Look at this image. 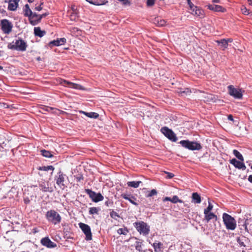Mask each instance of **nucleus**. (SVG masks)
<instances>
[{
    "instance_id": "1",
    "label": "nucleus",
    "mask_w": 252,
    "mask_h": 252,
    "mask_svg": "<svg viewBox=\"0 0 252 252\" xmlns=\"http://www.w3.org/2000/svg\"><path fill=\"white\" fill-rule=\"evenodd\" d=\"M28 45L27 43L21 38H18L8 44L7 47L9 49L24 52L26 50Z\"/></svg>"
},
{
    "instance_id": "2",
    "label": "nucleus",
    "mask_w": 252,
    "mask_h": 252,
    "mask_svg": "<svg viewBox=\"0 0 252 252\" xmlns=\"http://www.w3.org/2000/svg\"><path fill=\"white\" fill-rule=\"evenodd\" d=\"M222 220L227 229L234 230L236 228V220L230 215L226 213H223Z\"/></svg>"
},
{
    "instance_id": "3",
    "label": "nucleus",
    "mask_w": 252,
    "mask_h": 252,
    "mask_svg": "<svg viewBox=\"0 0 252 252\" xmlns=\"http://www.w3.org/2000/svg\"><path fill=\"white\" fill-rule=\"evenodd\" d=\"M46 218L48 221L56 225L61 222L62 218L60 215L54 210H51L46 212Z\"/></svg>"
},
{
    "instance_id": "4",
    "label": "nucleus",
    "mask_w": 252,
    "mask_h": 252,
    "mask_svg": "<svg viewBox=\"0 0 252 252\" xmlns=\"http://www.w3.org/2000/svg\"><path fill=\"white\" fill-rule=\"evenodd\" d=\"M133 225L140 234L146 236L149 233L150 226L146 222L143 221L135 222Z\"/></svg>"
},
{
    "instance_id": "5",
    "label": "nucleus",
    "mask_w": 252,
    "mask_h": 252,
    "mask_svg": "<svg viewBox=\"0 0 252 252\" xmlns=\"http://www.w3.org/2000/svg\"><path fill=\"white\" fill-rule=\"evenodd\" d=\"M179 143L184 148L189 150H200L202 149L200 144L195 141H189L188 140H182Z\"/></svg>"
},
{
    "instance_id": "6",
    "label": "nucleus",
    "mask_w": 252,
    "mask_h": 252,
    "mask_svg": "<svg viewBox=\"0 0 252 252\" xmlns=\"http://www.w3.org/2000/svg\"><path fill=\"white\" fill-rule=\"evenodd\" d=\"M228 94L230 95L233 96L236 99H241L243 97L244 92L240 88H235L233 85H229L227 87Z\"/></svg>"
},
{
    "instance_id": "7",
    "label": "nucleus",
    "mask_w": 252,
    "mask_h": 252,
    "mask_svg": "<svg viewBox=\"0 0 252 252\" xmlns=\"http://www.w3.org/2000/svg\"><path fill=\"white\" fill-rule=\"evenodd\" d=\"M161 132L169 140L173 142H176L178 138L174 132L167 127L164 126L161 128Z\"/></svg>"
},
{
    "instance_id": "8",
    "label": "nucleus",
    "mask_w": 252,
    "mask_h": 252,
    "mask_svg": "<svg viewBox=\"0 0 252 252\" xmlns=\"http://www.w3.org/2000/svg\"><path fill=\"white\" fill-rule=\"evenodd\" d=\"M85 192L88 195H89L93 201L94 202H98L102 201L104 198L103 196L100 193H96L90 189H86Z\"/></svg>"
},
{
    "instance_id": "9",
    "label": "nucleus",
    "mask_w": 252,
    "mask_h": 252,
    "mask_svg": "<svg viewBox=\"0 0 252 252\" xmlns=\"http://www.w3.org/2000/svg\"><path fill=\"white\" fill-rule=\"evenodd\" d=\"M79 226L86 236L85 239L87 241L91 240L92 239V234L90 227L88 225L82 222H80Z\"/></svg>"
},
{
    "instance_id": "10",
    "label": "nucleus",
    "mask_w": 252,
    "mask_h": 252,
    "mask_svg": "<svg viewBox=\"0 0 252 252\" xmlns=\"http://www.w3.org/2000/svg\"><path fill=\"white\" fill-rule=\"evenodd\" d=\"M1 29L5 34H9L12 31L13 25L9 20L3 19L0 21Z\"/></svg>"
},
{
    "instance_id": "11",
    "label": "nucleus",
    "mask_w": 252,
    "mask_h": 252,
    "mask_svg": "<svg viewBox=\"0 0 252 252\" xmlns=\"http://www.w3.org/2000/svg\"><path fill=\"white\" fill-rule=\"evenodd\" d=\"M66 177V175L63 174L61 171H60L55 177L56 184L61 188L63 189L65 186L64 182Z\"/></svg>"
},
{
    "instance_id": "12",
    "label": "nucleus",
    "mask_w": 252,
    "mask_h": 252,
    "mask_svg": "<svg viewBox=\"0 0 252 252\" xmlns=\"http://www.w3.org/2000/svg\"><path fill=\"white\" fill-rule=\"evenodd\" d=\"M39 187L40 189L43 192H52V188L49 187V183L44 180H41L39 181Z\"/></svg>"
},
{
    "instance_id": "13",
    "label": "nucleus",
    "mask_w": 252,
    "mask_h": 252,
    "mask_svg": "<svg viewBox=\"0 0 252 252\" xmlns=\"http://www.w3.org/2000/svg\"><path fill=\"white\" fill-rule=\"evenodd\" d=\"M40 243L43 246L48 248H54L57 247V245L54 242H52L48 237L43 238L40 240Z\"/></svg>"
},
{
    "instance_id": "14",
    "label": "nucleus",
    "mask_w": 252,
    "mask_h": 252,
    "mask_svg": "<svg viewBox=\"0 0 252 252\" xmlns=\"http://www.w3.org/2000/svg\"><path fill=\"white\" fill-rule=\"evenodd\" d=\"M24 15L25 16L29 17L30 23L32 25H35L36 24V22L35 21H34L33 20H32V12L30 8V6L29 4H26L25 5V8L24 9Z\"/></svg>"
},
{
    "instance_id": "15",
    "label": "nucleus",
    "mask_w": 252,
    "mask_h": 252,
    "mask_svg": "<svg viewBox=\"0 0 252 252\" xmlns=\"http://www.w3.org/2000/svg\"><path fill=\"white\" fill-rule=\"evenodd\" d=\"M60 83L64 86H68V87L71 88H73V89H81V86L80 85H79L77 84L70 82L69 81H66L64 79H60Z\"/></svg>"
},
{
    "instance_id": "16",
    "label": "nucleus",
    "mask_w": 252,
    "mask_h": 252,
    "mask_svg": "<svg viewBox=\"0 0 252 252\" xmlns=\"http://www.w3.org/2000/svg\"><path fill=\"white\" fill-rule=\"evenodd\" d=\"M230 163L233 165L235 167L244 170L246 169V167L243 161H240L236 160L235 158H232L230 160Z\"/></svg>"
},
{
    "instance_id": "17",
    "label": "nucleus",
    "mask_w": 252,
    "mask_h": 252,
    "mask_svg": "<svg viewBox=\"0 0 252 252\" xmlns=\"http://www.w3.org/2000/svg\"><path fill=\"white\" fill-rule=\"evenodd\" d=\"M41 110L43 111V113L44 112H52L53 113L59 114H63L64 113V112L63 111H61L59 109L49 107V106H44L42 108H41Z\"/></svg>"
},
{
    "instance_id": "18",
    "label": "nucleus",
    "mask_w": 252,
    "mask_h": 252,
    "mask_svg": "<svg viewBox=\"0 0 252 252\" xmlns=\"http://www.w3.org/2000/svg\"><path fill=\"white\" fill-rule=\"evenodd\" d=\"M121 196L124 199L128 200L132 204L135 206H138V204L136 201V198L131 194L123 193L121 194Z\"/></svg>"
},
{
    "instance_id": "19",
    "label": "nucleus",
    "mask_w": 252,
    "mask_h": 252,
    "mask_svg": "<svg viewBox=\"0 0 252 252\" xmlns=\"http://www.w3.org/2000/svg\"><path fill=\"white\" fill-rule=\"evenodd\" d=\"M190 10L191 11V13L192 15H194L200 18H202L204 17V11L197 6H195V8H192Z\"/></svg>"
},
{
    "instance_id": "20",
    "label": "nucleus",
    "mask_w": 252,
    "mask_h": 252,
    "mask_svg": "<svg viewBox=\"0 0 252 252\" xmlns=\"http://www.w3.org/2000/svg\"><path fill=\"white\" fill-rule=\"evenodd\" d=\"M206 6L209 9L216 12H224L225 11V9L223 7L219 5L208 4Z\"/></svg>"
},
{
    "instance_id": "21",
    "label": "nucleus",
    "mask_w": 252,
    "mask_h": 252,
    "mask_svg": "<svg viewBox=\"0 0 252 252\" xmlns=\"http://www.w3.org/2000/svg\"><path fill=\"white\" fill-rule=\"evenodd\" d=\"M66 40L65 38H58L57 40H54L51 41L49 43V45L51 46H58L60 45H62L64 44V43L66 42Z\"/></svg>"
},
{
    "instance_id": "22",
    "label": "nucleus",
    "mask_w": 252,
    "mask_h": 252,
    "mask_svg": "<svg viewBox=\"0 0 252 252\" xmlns=\"http://www.w3.org/2000/svg\"><path fill=\"white\" fill-rule=\"evenodd\" d=\"M19 0H11L8 3V9L11 11H15L16 10Z\"/></svg>"
},
{
    "instance_id": "23",
    "label": "nucleus",
    "mask_w": 252,
    "mask_h": 252,
    "mask_svg": "<svg viewBox=\"0 0 252 252\" xmlns=\"http://www.w3.org/2000/svg\"><path fill=\"white\" fill-rule=\"evenodd\" d=\"M155 252H162L163 244L159 242H155L152 244Z\"/></svg>"
},
{
    "instance_id": "24",
    "label": "nucleus",
    "mask_w": 252,
    "mask_h": 252,
    "mask_svg": "<svg viewBox=\"0 0 252 252\" xmlns=\"http://www.w3.org/2000/svg\"><path fill=\"white\" fill-rule=\"evenodd\" d=\"M192 202L195 204H199L201 202V196L197 192H193L192 194Z\"/></svg>"
},
{
    "instance_id": "25",
    "label": "nucleus",
    "mask_w": 252,
    "mask_h": 252,
    "mask_svg": "<svg viewBox=\"0 0 252 252\" xmlns=\"http://www.w3.org/2000/svg\"><path fill=\"white\" fill-rule=\"evenodd\" d=\"M205 220L207 222H208L211 220L213 219H215L216 220H217V216L215 215L212 212H207L206 214H204Z\"/></svg>"
},
{
    "instance_id": "26",
    "label": "nucleus",
    "mask_w": 252,
    "mask_h": 252,
    "mask_svg": "<svg viewBox=\"0 0 252 252\" xmlns=\"http://www.w3.org/2000/svg\"><path fill=\"white\" fill-rule=\"evenodd\" d=\"M80 113H82V114H84V115H85L86 116H87L88 117H89V118H97L98 117H99V115L98 113H95V112H85V111H80Z\"/></svg>"
},
{
    "instance_id": "27",
    "label": "nucleus",
    "mask_w": 252,
    "mask_h": 252,
    "mask_svg": "<svg viewBox=\"0 0 252 252\" xmlns=\"http://www.w3.org/2000/svg\"><path fill=\"white\" fill-rule=\"evenodd\" d=\"M34 33L36 36L41 37L45 34L46 32L44 31H41L39 27H35L34 29Z\"/></svg>"
},
{
    "instance_id": "28",
    "label": "nucleus",
    "mask_w": 252,
    "mask_h": 252,
    "mask_svg": "<svg viewBox=\"0 0 252 252\" xmlns=\"http://www.w3.org/2000/svg\"><path fill=\"white\" fill-rule=\"evenodd\" d=\"M142 182L141 181H131L128 182L127 183V185L129 187L137 188L139 186L140 184Z\"/></svg>"
},
{
    "instance_id": "29",
    "label": "nucleus",
    "mask_w": 252,
    "mask_h": 252,
    "mask_svg": "<svg viewBox=\"0 0 252 252\" xmlns=\"http://www.w3.org/2000/svg\"><path fill=\"white\" fill-rule=\"evenodd\" d=\"M217 42L220 45L221 47L223 48V50L227 48L228 45L225 40V39H222L220 40H217Z\"/></svg>"
},
{
    "instance_id": "30",
    "label": "nucleus",
    "mask_w": 252,
    "mask_h": 252,
    "mask_svg": "<svg viewBox=\"0 0 252 252\" xmlns=\"http://www.w3.org/2000/svg\"><path fill=\"white\" fill-rule=\"evenodd\" d=\"M246 241V238L245 237L243 236L242 237H237V242L239 244V246L242 247H245L246 245L245 244L244 242Z\"/></svg>"
},
{
    "instance_id": "31",
    "label": "nucleus",
    "mask_w": 252,
    "mask_h": 252,
    "mask_svg": "<svg viewBox=\"0 0 252 252\" xmlns=\"http://www.w3.org/2000/svg\"><path fill=\"white\" fill-rule=\"evenodd\" d=\"M117 233L120 235H126L128 233V230L126 227L119 228L117 230Z\"/></svg>"
},
{
    "instance_id": "32",
    "label": "nucleus",
    "mask_w": 252,
    "mask_h": 252,
    "mask_svg": "<svg viewBox=\"0 0 252 252\" xmlns=\"http://www.w3.org/2000/svg\"><path fill=\"white\" fill-rule=\"evenodd\" d=\"M233 154L234 155L241 161H244V158L242 154L237 150H234L233 151Z\"/></svg>"
},
{
    "instance_id": "33",
    "label": "nucleus",
    "mask_w": 252,
    "mask_h": 252,
    "mask_svg": "<svg viewBox=\"0 0 252 252\" xmlns=\"http://www.w3.org/2000/svg\"><path fill=\"white\" fill-rule=\"evenodd\" d=\"M38 169L39 170H42V171H48V170H52V171L55 169V168L52 165H49V166H40L38 168Z\"/></svg>"
},
{
    "instance_id": "34",
    "label": "nucleus",
    "mask_w": 252,
    "mask_h": 252,
    "mask_svg": "<svg viewBox=\"0 0 252 252\" xmlns=\"http://www.w3.org/2000/svg\"><path fill=\"white\" fill-rule=\"evenodd\" d=\"M42 155L46 158H52L53 156L49 151L45 150H42L40 151Z\"/></svg>"
},
{
    "instance_id": "35",
    "label": "nucleus",
    "mask_w": 252,
    "mask_h": 252,
    "mask_svg": "<svg viewBox=\"0 0 252 252\" xmlns=\"http://www.w3.org/2000/svg\"><path fill=\"white\" fill-rule=\"evenodd\" d=\"M100 209L99 208L96 207H91L89 209V214L94 215V214H98V212L99 211Z\"/></svg>"
},
{
    "instance_id": "36",
    "label": "nucleus",
    "mask_w": 252,
    "mask_h": 252,
    "mask_svg": "<svg viewBox=\"0 0 252 252\" xmlns=\"http://www.w3.org/2000/svg\"><path fill=\"white\" fill-rule=\"evenodd\" d=\"M142 246L143 244L142 242L136 241L135 242V249L137 251L140 252L142 251Z\"/></svg>"
},
{
    "instance_id": "37",
    "label": "nucleus",
    "mask_w": 252,
    "mask_h": 252,
    "mask_svg": "<svg viewBox=\"0 0 252 252\" xmlns=\"http://www.w3.org/2000/svg\"><path fill=\"white\" fill-rule=\"evenodd\" d=\"M179 93L182 95V96H186L190 94L191 91L189 89L187 88L185 90L182 91L180 90L179 92Z\"/></svg>"
},
{
    "instance_id": "38",
    "label": "nucleus",
    "mask_w": 252,
    "mask_h": 252,
    "mask_svg": "<svg viewBox=\"0 0 252 252\" xmlns=\"http://www.w3.org/2000/svg\"><path fill=\"white\" fill-rule=\"evenodd\" d=\"M155 22H157V25L158 26H163L165 25L166 22L162 19L158 18L155 20Z\"/></svg>"
},
{
    "instance_id": "39",
    "label": "nucleus",
    "mask_w": 252,
    "mask_h": 252,
    "mask_svg": "<svg viewBox=\"0 0 252 252\" xmlns=\"http://www.w3.org/2000/svg\"><path fill=\"white\" fill-rule=\"evenodd\" d=\"M171 202L173 203H176L177 202L183 203V201L179 199L177 195H174L172 198H171Z\"/></svg>"
},
{
    "instance_id": "40",
    "label": "nucleus",
    "mask_w": 252,
    "mask_h": 252,
    "mask_svg": "<svg viewBox=\"0 0 252 252\" xmlns=\"http://www.w3.org/2000/svg\"><path fill=\"white\" fill-rule=\"evenodd\" d=\"M213 205L211 202H209L208 207L205 208L204 210V214H206L207 212H210L213 209Z\"/></svg>"
},
{
    "instance_id": "41",
    "label": "nucleus",
    "mask_w": 252,
    "mask_h": 252,
    "mask_svg": "<svg viewBox=\"0 0 252 252\" xmlns=\"http://www.w3.org/2000/svg\"><path fill=\"white\" fill-rule=\"evenodd\" d=\"M157 194V191L156 189H153L146 195L147 197H150Z\"/></svg>"
},
{
    "instance_id": "42",
    "label": "nucleus",
    "mask_w": 252,
    "mask_h": 252,
    "mask_svg": "<svg viewBox=\"0 0 252 252\" xmlns=\"http://www.w3.org/2000/svg\"><path fill=\"white\" fill-rule=\"evenodd\" d=\"M110 217L112 218L115 219V220H117L116 218L120 217V216L119 215V214L116 212L114 211V210L110 212Z\"/></svg>"
},
{
    "instance_id": "43",
    "label": "nucleus",
    "mask_w": 252,
    "mask_h": 252,
    "mask_svg": "<svg viewBox=\"0 0 252 252\" xmlns=\"http://www.w3.org/2000/svg\"><path fill=\"white\" fill-rule=\"evenodd\" d=\"M86 0L87 1H88V2H89L90 3L92 4L95 5H103V4H105L104 3H99L97 1H93V0Z\"/></svg>"
},
{
    "instance_id": "44",
    "label": "nucleus",
    "mask_w": 252,
    "mask_h": 252,
    "mask_svg": "<svg viewBox=\"0 0 252 252\" xmlns=\"http://www.w3.org/2000/svg\"><path fill=\"white\" fill-rule=\"evenodd\" d=\"M74 177L76 179L77 182H80L84 180L83 176L82 174H78L77 175H75L74 176Z\"/></svg>"
},
{
    "instance_id": "45",
    "label": "nucleus",
    "mask_w": 252,
    "mask_h": 252,
    "mask_svg": "<svg viewBox=\"0 0 252 252\" xmlns=\"http://www.w3.org/2000/svg\"><path fill=\"white\" fill-rule=\"evenodd\" d=\"M49 14L48 13H45L44 14H42L41 15H39V18L36 20L35 21L36 22V24L38 22H39L40 21V20H41L42 18L46 17V16H47Z\"/></svg>"
},
{
    "instance_id": "46",
    "label": "nucleus",
    "mask_w": 252,
    "mask_h": 252,
    "mask_svg": "<svg viewBox=\"0 0 252 252\" xmlns=\"http://www.w3.org/2000/svg\"><path fill=\"white\" fill-rule=\"evenodd\" d=\"M241 11L243 14L246 15H248L250 13L249 10L246 7H243L241 8Z\"/></svg>"
},
{
    "instance_id": "47",
    "label": "nucleus",
    "mask_w": 252,
    "mask_h": 252,
    "mask_svg": "<svg viewBox=\"0 0 252 252\" xmlns=\"http://www.w3.org/2000/svg\"><path fill=\"white\" fill-rule=\"evenodd\" d=\"M155 0H147V5L148 7H152L155 4Z\"/></svg>"
},
{
    "instance_id": "48",
    "label": "nucleus",
    "mask_w": 252,
    "mask_h": 252,
    "mask_svg": "<svg viewBox=\"0 0 252 252\" xmlns=\"http://www.w3.org/2000/svg\"><path fill=\"white\" fill-rule=\"evenodd\" d=\"M39 15L37 14L36 13H32V20L33 21H36L39 18Z\"/></svg>"
},
{
    "instance_id": "49",
    "label": "nucleus",
    "mask_w": 252,
    "mask_h": 252,
    "mask_svg": "<svg viewBox=\"0 0 252 252\" xmlns=\"http://www.w3.org/2000/svg\"><path fill=\"white\" fill-rule=\"evenodd\" d=\"M188 4H189L190 9L195 8V6L191 2V0H187Z\"/></svg>"
},
{
    "instance_id": "50",
    "label": "nucleus",
    "mask_w": 252,
    "mask_h": 252,
    "mask_svg": "<svg viewBox=\"0 0 252 252\" xmlns=\"http://www.w3.org/2000/svg\"><path fill=\"white\" fill-rule=\"evenodd\" d=\"M165 173L167 174V178L168 179H171L174 176V175L172 173L168 172H165Z\"/></svg>"
},
{
    "instance_id": "51",
    "label": "nucleus",
    "mask_w": 252,
    "mask_h": 252,
    "mask_svg": "<svg viewBox=\"0 0 252 252\" xmlns=\"http://www.w3.org/2000/svg\"><path fill=\"white\" fill-rule=\"evenodd\" d=\"M43 4V2H41V4L37 6H36L35 7V10H37V11H40L42 9V7L41 6V5Z\"/></svg>"
},
{
    "instance_id": "52",
    "label": "nucleus",
    "mask_w": 252,
    "mask_h": 252,
    "mask_svg": "<svg viewBox=\"0 0 252 252\" xmlns=\"http://www.w3.org/2000/svg\"><path fill=\"white\" fill-rule=\"evenodd\" d=\"M113 202H110L109 201H107L105 202V205H106L107 207L109 206L110 205L112 204Z\"/></svg>"
},
{
    "instance_id": "53",
    "label": "nucleus",
    "mask_w": 252,
    "mask_h": 252,
    "mask_svg": "<svg viewBox=\"0 0 252 252\" xmlns=\"http://www.w3.org/2000/svg\"><path fill=\"white\" fill-rule=\"evenodd\" d=\"M170 201L171 202V198H170L169 197H165L163 199V201Z\"/></svg>"
},
{
    "instance_id": "54",
    "label": "nucleus",
    "mask_w": 252,
    "mask_h": 252,
    "mask_svg": "<svg viewBox=\"0 0 252 252\" xmlns=\"http://www.w3.org/2000/svg\"><path fill=\"white\" fill-rule=\"evenodd\" d=\"M228 119L231 121H233V120H234L233 116L231 115H229L228 116Z\"/></svg>"
},
{
    "instance_id": "55",
    "label": "nucleus",
    "mask_w": 252,
    "mask_h": 252,
    "mask_svg": "<svg viewBox=\"0 0 252 252\" xmlns=\"http://www.w3.org/2000/svg\"><path fill=\"white\" fill-rule=\"evenodd\" d=\"M120 1L123 2L124 4H126L129 2L128 0H119Z\"/></svg>"
},
{
    "instance_id": "56",
    "label": "nucleus",
    "mask_w": 252,
    "mask_h": 252,
    "mask_svg": "<svg viewBox=\"0 0 252 252\" xmlns=\"http://www.w3.org/2000/svg\"><path fill=\"white\" fill-rule=\"evenodd\" d=\"M225 40L227 42V43L228 44V43L229 42H232L233 41V39L232 38H227V39H225Z\"/></svg>"
},
{
    "instance_id": "57",
    "label": "nucleus",
    "mask_w": 252,
    "mask_h": 252,
    "mask_svg": "<svg viewBox=\"0 0 252 252\" xmlns=\"http://www.w3.org/2000/svg\"><path fill=\"white\" fill-rule=\"evenodd\" d=\"M248 180L250 183H252V175H251L248 177Z\"/></svg>"
},
{
    "instance_id": "58",
    "label": "nucleus",
    "mask_w": 252,
    "mask_h": 252,
    "mask_svg": "<svg viewBox=\"0 0 252 252\" xmlns=\"http://www.w3.org/2000/svg\"><path fill=\"white\" fill-rule=\"evenodd\" d=\"M212 1L214 3H219L220 2V0H212Z\"/></svg>"
},
{
    "instance_id": "59",
    "label": "nucleus",
    "mask_w": 252,
    "mask_h": 252,
    "mask_svg": "<svg viewBox=\"0 0 252 252\" xmlns=\"http://www.w3.org/2000/svg\"><path fill=\"white\" fill-rule=\"evenodd\" d=\"M249 3V4L252 5V0H247Z\"/></svg>"
},
{
    "instance_id": "60",
    "label": "nucleus",
    "mask_w": 252,
    "mask_h": 252,
    "mask_svg": "<svg viewBox=\"0 0 252 252\" xmlns=\"http://www.w3.org/2000/svg\"><path fill=\"white\" fill-rule=\"evenodd\" d=\"M33 232L34 233H36V232H38V231H37V230H36V229H33Z\"/></svg>"
},
{
    "instance_id": "61",
    "label": "nucleus",
    "mask_w": 252,
    "mask_h": 252,
    "mask_svg": "<svg viewBox=\"0 0 252 252\" xmlns=\"http://www.w3.org/2000/svg\"><path fill=\"white\" fill-rule=\"evenodd\" d=\"M245 229L246 231H248V230L247 226L246 224H245Z\"/></svg>"
},
{
    "instance_id": "62",
    "label": "nucleus",
    "mask_w": 252,
    "mask_h": 252,
    "mask_svg": "<svg viewBox=\"0 0 252 252\" xmlns=\"http://www.w3.org/2000/svg\"><path fill=\"white\" fill-rule=\"evenodd\" d=\"M28 2L31 3L33 1V0H28Z\"/></svg>"
},
{
    "instance_id": "63",
    "label": "nucleus",
    "mask_w": 252,
    "mask_h": 252,
    "mask_svg": "<svg viewBox=\"0 0 252 252\" xmlns=\"http://www.w3.org/2000/svg\"><path fill=\"white\" fill-rule=\"evenodd\" d=\"M3 68V67L0 65V70L2 69Z\"/></svg>"
},
{
    "instance_id": "64",
    "label": "nucleus",
    "mask_w": 252,
    "mask_h": 252,
    "mask_svg": "<svg viewBox=\"0 0 252 252\" xmlns=\"http://www.w3.org/2000/svg\"><path fill=\"white\" fill-rule=\"evenodd\" d=\"M242 252H245V251H242Z\"/></svg>"
}]
</instances>
